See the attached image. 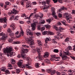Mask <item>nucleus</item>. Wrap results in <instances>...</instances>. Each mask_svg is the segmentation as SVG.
<instances>
[{"label": "nucleus", "mask_w": 75, "mask_h": 75, "mask_svg": "<svg viewBox=\"0 0 75 75\" xmlns=\"http://www.w3.org/2000/svg\"><path fill=\"white\" fill-rule=\"evenodd\" d=\"M7 21V19L6 18H0V23H2L4 21V23H7L6 21Z\"/></svg>", "instance_id": "ddd939ff"}, {"label": "nucleus", "mask_w": 75, "mask_h": 75, "mask_svg": "<svg viewBox=\"0 0 75 75\" xmlns=\"http://www.w3.org/2000/svg\"><path fill=\"white\" fill-rule=\"evenodd\" d=\"M45 29V27H41V28L40 30L42 31H43V30H44Z\"/></svg>", "instance_id": "603ef678"}, {"label": "nucleus", "mask_w": 75, "mask_h": 75, "mask_svg": "<svg viewBox=\"0 0 75 75\" xmlns=\"http://www.w3.org/2000/svg\"><path fill=\"white\" fill-rule=\"evenodd\" d=\"M25 65L22 64V65H21L19 67L21 68H25Z\"/></svg>", "instance_id": "49530a36"}, {"label": "nucleus", "mask_w": 75, "mask_h": 75, "mask_svg": "<svg viewBox=\"0 0 75 75\" xmlns=\"http://www.w3.org/2000/svg\"><path fill=\"white\" fill-rule=\"evenodd\" d=\"M40 16L38 15V14H35L33 18H38V17L40 18H42L43 17V15L42 14H40Z\"/></svg>", "instance_id": "9b49d317"}, {"label": "nucleus", "mask_w": 75, "mask_h": 75, "mask_svg": "<svg viewBox=\"0 0 75 75\" xmlns=\"http://www.w3.org/2000/svg\"><path fill=\"white\" fill-rule=\"evenodd\" d=\"M9 35L10 37H12L13 36H14V33H11L9 34Z\"/></svg>", "instance_id": "c03bdc74"}, {"label": "nucleus", "mask_w": 75, "mask_h": 75, "mask_svg": "<svg viewBox=\"0 0 75 75\" xmlns=\"http://www.w3.org/2000/svg\"><path fill=\"white\" fill-rule=\"evenodd\" d=\"M26 32L28 33L27 34V35H28V33L29 35H33V33H31V31L29 29H27L26 30Z\"/></svg>", "instance_id": "dca6fc26"}, {"label": "nucleus", "mask_w": 75, "mask_h": 75, "mask_svg": "<svg viewBox=\"0 0 75 75\" xmlns=\"http://www.w3.org/2000/svg\"><path fill=\"white\" fill-rule=\"evenodd\" d=\"M22 17L24 18L25 19H27V16H26V15L25 14H23L22 15Z\"/></svg>", "instance_id": "864d4df0"}, {"label": "nucleus", "mask_w": 75, "mask_h": 75, "mask_svg": "<svg viewBox=\"0 0 75 75\" xmlns=\"http://www.w3.org/2000/svg\"><path fill=\"white\" fill-rule=\"evenodd\" d=\"M72 71L69 70L68 71V74L69 75H72Z\"/></svg>", "instance_id": "4be33fe9"}, {"label": "nucleus", "mask_w": 75, "mask_h": 75, "mask_svg": "<svg viewBox=\"0 0 75 75\" xmlns=\"http://www.w3.org/2000/svg\"><path fill=\"white\" fill-rule=\"evenodd\" d=\"M16 74H19L20 72V69H16Z\"/></svg>", "instance_id": "72a5a7b5"}, {"label": "nucleus", "mask_w": 75, "mask_h": 75, "mask_svg": "<svg viewBox=\"0 0 75 75\" xmlns=\"http://www.w3.org/2000/svg\"><path fill=\"white\" fill-rule=\"evenodd\" d=\"M5 72H6V74H10V71H9L8 70H6L5 71Z\"/></svg>", "instance_id": "bf43d9fd"}, {"label": "nucleus", "mask_w": 75, "mask_h": 75, "mask_svg": "<svg viewBox=\"0 0 75 75\" xmlns=\"http://www.w3.org/2000/svg\"><path fill=\"white\" fill-rule=\"evenodd\" d=\"M66 52H64V54L66 55H71V54L69 53V52H68V50L66 51Z\"/></svg>", "instance_id": "bb28decb"}, {"label": "nucleus", "mask_w": 75, "mask_h": 75, "mask_svg": "<svg viewBox=\"0 0 75 75\" xmlns=\"http://www.w3.org/2000/svg\"><path fill=\"white\" fill-rule=\"evenodd\" d=\"M46 61V63H47V64H50V60L48 59H45L44 60V61Z\"/></svg>", "instance_id": "c85d7f7f"}, {"label": "nucleus", "mask_w": 75, "mask_h": 75, "mask_svg": "<svg viewBox=\"0 0 75 75\" xmlns=\"http://www.w3.org/2000/svg\"><path fill=\"white\" fill-rule=\"evenodd\" d=\"M52 16L55 19L57 18V14H56V12H52Z\"/></svg>", "instance_id": "a211bd4d"}, {"label": "nucleus", "mask_w": 75, "mask_h": 75, "mask_svg": "<svg viewBox=\"0 0 75 75\" xmlns=\"http://www.w3.org/2000/svg\"><path fill=\"white\" fill-rule=\"evenodd\" d=\"M18 13V11L17 10H16L14 9H13V11H10L8 13V14L9 16H11V14H17Z\"/></svg>", "instance_id": "39448f33"}, {"label": "nucleus", "mask_w": 75, "mask_h": 75, "mask_svg": "<svg viewBox=\"0 0 75 75\" xmlns=\"http://www.w3.org/2000/svg\"><path fill=\"white\" fill-rule=\"evenodd\" d=\"M22 46V47H24V48H29V46L26 45H23Z\"/></svg>", "instance_id": "c9c22d12"}, {"label": "nucleus", "mask_w": 75, "mask_h": 75, "mask_svg": "<svg viewBox=\"0 0 75 75\" xmlns=\"http://www.w3.org/2000/svg\"><path fill=\"white\" fill-rule=\"evenodd\" d=\"M67 50H72V47L71 46L69 45L67 47Z\"/></svg>", "instance_id": "cd10ccee"}, {"label": "nucleus", "mask_w": 75, "mask_h": 75, "mask_svg": "<svg viewBox=\"0 0 75 75\" xmlns=\"http://www.w3.org/2000/svg\"><path fill=\"white\" fill-rule=\"evenodd\" d=\"M22 63H23V60H21L19 61L18 65L19 67L22 65Z\"/></svg>", "instance_id": "6ab92c4d"}, {"label": "nucleus", "mask_w": 75, "mask_h": 75, "mask_svg": "<svg viewBox=\"0 0 75 75\" xmlns=\"http://www.w3.org/2000/svg\"><path fill=\"white\" fill-rule=\"evenodd\" d=\"M35 65L36 67L37 68H38L39 67V64H38V63L35 64Z\"/></svg>", "instance_id": "ea45409f"}, {"label": "nucleus", "mask_w": 75, "mask_h": 75, "mask_svg": "<svg viewBox=\"0 0 75 75\" xmlns=\"http://www.w3.org/2000/svg\"><path fill=\"white\" fill-rule=\"evenodd\" d=\"M56 72V71L55 70H52L51 71V75H53L54 74H55V73Z\"/></svg>", "instance_id": "c756f323"}, {"label": "nucleus", "mask_w": 75, "mask_h": 75, "mask_svg": "<svg viewBox=\"0 0 75 75\" xmlns=\"http://www.w3.org/2000/svg\"><path fill=\"white\" fill-rule=\"evenodd\" d=\"M29 37L30 38L28 39V41L29 42V44H30V47H32V45H33V44H34V42L33 41V37L32 36H29Z\"/></svg>", "instance_id": "0eeeda50"}, {"label": "nucleus", "mask_w": 75, "mask_h": 75, "mask_svg": "<svg viewBox=\"0 0 75 75\" xmlns=\"http://www.w3.org/2000/svg\"><path fill=\"white\" fill-rule=\"evenodd\" d=\"M18 16H15L14 20L17 21V20H18Z\"/></svg>", "instance_id": "58836bf2"}, {"label": "nucleus", "mask_w": 75, "mask_h": 75, "mask_svg": "<svg viewBox=\"0 0 75 75\" xmlns=\"http://www.w3.org/2000/svg\"><path fill=\"white\" fill-rule=\"evenodd\" d=\"M37 41L38 44L39 46H42V43L41 42L40 40H38Z\"/></svg>", "instance_id": "5701e85b"}, {"label": "nucleus", "mask_w": 75, "mask_h": 75, "mask_svg": "<svg viewBox=\"0 0 75 75\" xmlns=\"http://www.w3.org/2000/svg\"><path fill=\"white\" fill-rule=\"evenodd\" d=\"M61 74L62 75H67V73L64 72H62L61 73Z\"/></svg>", "instance_id": "4d7b16f0"}, {"label": "nucleus", "mask_w": 75, "mask_h": 75, "mask_svg": "<svg viewBox=\"0 0 75 75\" xmlns=\"http://www.w3.org/2000/svg\"><path fill=\"white\" fill-rule=\"evenodd\" d=\"M47 6H46V5L44 4H42V6L41 7V9H42V10H44V9H45V7H47Z\"/></svg>", "instance_id": "a878e982"}, {"label": "nucleus", "mask_w": 75, "mask_h": 75, "mask_svg": "<svg viewBox=\"0 0 75 75\" xmlns=\"http://www.w3.org/2000/svg\"><path fill=\"white\" fill-rule=\"evenodd\" d=\"M51 69H47L46 70V72L47 73L51 74Z\"/></svg>", "instance_id": "2f4dec72"}, {"label": "nucleus", "mask_w": 75, "mask_h": 75, "mask_svg": "<svg viewBox=\"0 0 75 75\" xmlns=\"http://www.w3.org/2000/svg\"><path fill=\"white\" fill-rule=\"evenodd\" d=\"M14 43L16 44H20L21 42L19 41L14 42Z\"/></svg>", "instance_id": "3c124183"}, {"label": "nucleus", "mask_w": 75, "mask_h": 75, "mask_svg": "<svg viewBox=\"0 0 75 75\" xmlns=\"http://www.w3.org/2000/svg\"><path fill=\"white\" fill-rule=\"evenodd\" d=\"M67 56H63L62 57V60H65L67 58Z\"/></svg>", "instance_id": "7c9ffc66"}, {"label": "nucleus", "mask_w": 75, "mask_h": 75, "mask_svg": "<svg viewBox=\"0 0 75 75\" xmlns=\"http://www.w3.org/2000/svg\"><path fill=\"white\" fill-rule=\"evenodd\" d=\"M67 8L64 6H62L59 9V12H61L62 10H67Z\"/></svg>", "instance_id": "4468645a"}, {"label": "nucleus", "mask_w": 75, "mask_h": 75, "mask_svg": "<svg viewBox=\"0 0 75 75\" xmlns=\"http://www.w3.org/2000/svg\"><path fill=\"white\" fill-rule=\"evenodd\" d=\"M51 10L52 12H55V8L54 7H52L51 8Z\"/></svg>", "instance_id": "473e14b6"}, {"label": "nucleus", "mask_w": 75, "mask_h": 75, "mask_svg": "<svg viewBox=\"0 0 75 75\" xmlns=\"http://www.w3.org/2000/svg\"><path fill=\"white\" fill-rule=\"evenodd\" d=\"M41 27L40 26H38L37 27V29L38 30H41Z\"/></svg>", "instance_id": "338daca9"}, {"label": "nucleus", "mask_w": 75, "mask_h": 75, "mask_svg": "<svg viewBox=\"0 0 75 75\" xmlns=\"http://www.w3.org/2000/svg\"><path fill=\"white\" fill-rule=\"evenodd\" d=\"M58 1L60 3H63L62 0H58Z\"/></svg>", "instance_id": "052dcab7"}, {"label": "nucleus", "mask_w": 75, "mask_h": 75, "mask_svg": "<svg viewBox=\"0 0 75 75\" xmlns=\"http://www.w3.org/2000/svg\"><path fill=\"white\" fill-rule=\"evenodd\" d=\"M13 50L12 47L8 46L6 47V48H4L3 49V52L6 55L7 57H8L9 56L11 57L14 56L16 55V53L14 52H11V51Z\"/></svg>", "instance_id": "f257e3e1"}, {"label": "nucleus", "mask_w": 75, "mask_h": 75, "mask_svg": "<svg viewBox=\"0 0 75 75\" xmlns=\"http://www.w3.org/2000/svg\"><path fill=\"white\" fill-rule=\"evenodd\" d=\"M51 2V1L50 0H47L46 3L47 4H50V3Z\"/></svg>", "instance_id": "8fccbe9b"}, {"label": "nucleus", "mask_w": 75, "mask_h": 75, "mask_svg": "<svg viewBox=\"0 0 75 75\" xmlns=\"http://www.w3.org/2000/svg\"><path fill=\"white\" fill-rule=\"evenodd\" d=\"M0 58H3V54L1 53H0Z\"/></svg>", "instance_id": "e2e57ef3"}, {"label": "nucleus", "mask_w": 75, "mask_h": 75, "mask_svg": "<svg viewBox=\"0 0 75 75\" xmlns=\"http://www.w3.org/2000/svg\"><path fill=\"white\" fill-rule=\"evenodd\" d=\"M47 6L44 9H43V11H44L45 12H46V11H48V9H47ZM49 6H48V7Z\"/></svg>", "instance_id": "79ce46f5"}, {"label": "nucleus", "mask_w": 75, "mask_h": 75, "mask_svg": "<svg viewBox=\"0 0 75 75\" xmlns=\"http://www.w3.org/2000/svg\"><path fill=\"white\" fill-rule=\"evenodd\" d=\"M57 36H61L62 35V34L60 33V32H58L57 33Z\"/></svg>", "instance_id": "a19ab883"}, {"label": "nucleus", "mask_w": 75, "mask_h": 75, "mask_svg": "<svg viewBox=\"0 0 75 75\" xmlns=\"http://www.w3.org/2000/svg\"><path fill=\"white\" fill-rule=\"evenodd\" d=\"M53 28L57 30V31H58V32H60V33L61 32V30H64V28L61 27H60L59 28H58V27L57 26L54 25L53 26Z\"/></svg>", "instance_id": "6e6552de"}, {"label": "nucleus", "mask_w": 75, "mask_h": 75, "mask_svg": "<svg viewBox=\"0 0 75 75\" xmlns=\"http://www.w3.org/2000/svg\"><path fill=\"white\" fill-rule=\"evenodd\" d=\"M49 55H50V53H49V52H46L45 53V54L44 55V57L45 58H48Z\"/></svg>", "instance_id": "f3484780"}, {"label": "nucleus", "mask_w": 75, "mask_h": 75, "mask_svg": "<svg viewBox=\"0 0 75 75\" xmlns=\"http://www.w3.org/2000/svg\"><path fill=\"white\" fill-rule=\"evenodd\" d=\"M68 13H64V16H66V19L67 21V22L69 23H71V19L72 18H71V16L70 15H68Z\"/></svg>", "instance_id": "7ed1b4c3"}, {"label": "nucleus", "mask_w": 75, "mask_h": 75, "mask_svg": "<svg viewBox=\"0 0 75 75\" xmlns=\"http://www.w3.org/2000/svg\"><path fill=\"white\" fill-rule=\"evenodd\" d=\"M54 52H58V49H54Z\"/></svg>", "instance_id": "13d9d810"}, {"label": "nucleus", "mask_w": 75, "mask_h": 75, "mask_svg": "<svg viewBox=\"0 0 75 75\" xmlns=\"http://www.w3.org/2000/svg\"><path fill=\"white\" fill-rule=\"evenodd\" d=\"M37 51L38 52V55L37 57V59H38L39 61H42L44 60L43 57H42V55H41V53H40V49L38 48H37Z\"/></svg>", "instance_id": "f03ea898"}, {"label": "nucleus", "mask_w": 75, "mask_h": 75, "mask_svg": "<svg viewBox=\"0 0 75 75\" xmlns=\"http://www.w3.org/2000/svg\"><path fill=\"white\" fill-rule=\"evenodd\" d=\"M24 1H26V8H27L28 10H31V7L30 6L31 2L29 1H28V0H24Z\"/></svg>", "instance_id": "20e7f679"}, {"label": "nucleus", "mask_w": 75, "mask_h": 75, "mask_svg": "<svg viewBox=\"0 0 75 75\" xmlns=\"http://www.w3.org/2000/svg\"><path fill=\"white\" fill-rule=\"evenodd\" d=\"M6 37H7V36H6V35H5L2 36V40H3V42H5V41H6Z\"/></svg>", "instance_id": "aec40b11"}, {"label": "nucleus", "mask_w": 75, "mask_h": 75, "mask_svg": "<svg viewBox=\"0 0 75 75\" xmlns=\"http://www.w3.org/2000/svg\"><path fill=\"white\" fill-rule=\"evenodd\" d=\"M45 27L46 28H49L50 27V25H45Z\"/></svg>", "instance_id": "37998d69"}, {"label": "nucleus", "mask_w": 75, "mask_h": 75, "mask_svg": "<svg viewBox=\"0 0 75 75\" xmlns=\"http://www.w3.org/2000/svg\"><path fill=\"white\" fill-rule=\"evenodd\" d=\"M51 59H50V60L52 61H53L55 60V59H57V58H59L57 57L56 56V55L55 54H54L53 55H52L51 56Z\"/></svg>", "instance_id": "f8f14e48"}, {"label": "nucleus", "mask_w": 75, "mask_h": 75, "mask_svg": "<svg viewBox=\"0 0 75 75\" xmlns=\"http://www.w3.org/2000/svg\"><path fill=\"white\" fill-rule=\"evenodd\" d=\"M36 35H37L38 36L40 35H41V33L37 32L36 33Z\"/></svg>", "instance_id": "0e129e2a"}, {"label": "nucleus", "mask_w": 75, "mask_h": 75, "mask_svg": "<svg viewBox=\"0 0 75 75\" xmlns=\"http://www.w3.org/2000/svg\"><path fill=\"white\" fill-rule=\"evenodd\" d=\"M36 49H33L32 51V53H35V52H36Z\"/></svg>", "instance_id": "a18cd8bd"}, {"label": "nucleus", "mask_w": 75, "mask_h": 75, "mask_svg": "<svg viewBox=\"0 0 75 75\" xmlns=\"http://www.w3.org/2000/svg\"><path fill=\"white\" fill-rule=\"evenodd\" d=\"M51 40V39L50 38H47L45 40V43H48V41H50Z\"/></svg>", "instance_id": "412c9836"}, {"label": "nucleus", "mask_w": 75, "mask_h": 75, "mask_svg": "<svg viewBox=\"0 0 75 75\" xmlns=\"http://www.w3.org/2000/svg\"><path fill=\"white\" fill-rule=\"evenodd\" d=\"M14 16L13 15V16L12 17L10 18V20L11 21L12 20H13V19H14Z\"/></svg>", "instance_id": "5fc2aeb1"}, {"label": "nucleus", "mask_w": 75, "mask_h": 75, "mask_svg": "<svg viewBox=\"0 0 75 75\" xmlns=\"http://www.w3.org/2000/svg\"><path fill=\"white\" fill-rule=\"evenodd\" d=\"M57 74V75H61V73L58 71H57L56 72Z\"/></svg>", "instance_id": "774afa93"}, {"label": "nucleus", "mask_w": 75, "mask_h": 75, "mask_svg": "<svg viewBox=\"0 0 75 75\" xmlns=\"http://www.w3.org/2000/svg\"><path fill=\"white\" fill-rule=\"evenodd\" d=\"M8 41L9 42H13V39H8Z\"/></svg>", "instance_id": "6e6d98bb"}, {"label": "nucleus", "mask_w": 75, "mask_h": 75, "mask_svg": "<svg viewBox=\"0 0 75 75\" xmlns=\"http://www.w3.org/2000/svg\"><path fill=\"white\" fill-rule=\"evenodd\" d=\"M25 52L24 51V49L22 50L21 51V56L22 58L24 59H25L26 58V55L25 54Z\"/></svg>", "instance_id": "9d476101"}, {"label": "nucleus", "mask_w": 75, "mask_h": 75, "mask_svg": "<svg viewBox=\"0 0 75 75\" xmlns=\"http://www.w3.org/2000/svg\"><path fill=\"white\" fill-rule=\"evenodd\" d=\"M70 39H69V38L67 37L65 39L64 41L65 42H67V41H69Z\"/></svg>", "instance_id": "4c0bfd02"}, {"label": "nucleus", "mask_w": 75, "mask_h": 75, "mask_svg": "<svg viewBox=\"0 0 75 75\" xmlns=\"http://www.w3.org/2000/svg\"><path fill=\"white\" fill-rule=\"evenodd\" d=\"M40 22L39 23V24L40 25L41 24H44L45 23V21L43 20H40Z\"/></svg>", "instance_id": "b1692460"}, {"label": "nucleus", "mask_w": 75, "mask_h": 75, "mask_svg": "<svg viewBox=\"0 0 75 75\" xmlns=\"http://www.w3.org/2000/svg\"><path fill=\"white\" fill-rule=\"evenodd\" d=\"M63 1L65 3H69L70 0H63Z\"/></svg>", "instance_id": "de8ad7c7"}, {"label": "nucleus", "mask_w": 75, "mask_h": 75, "mask_svg": "<svg viewBox=\"0 0 75 75\" xmlns=\"http://www.w3.org/2000/svg\"><path fill=\"white\" fill-rule=\"evenodd\" d=\"M7 31L8 33H11V30H10V28H8Z\"/></svg>", "instance_id": "680f3d73"}, {"label": "nucleus", "mask_w": 75, "mask_h": 75, "mask_svg": "<svg viewBox=\"0 0 75 75\" xmlns=\"http://www.w3.org/2000/svg\"><path fill=\"white\" fill-rule=\"evenodd\" d=\"M49 34V35H54V34L53 32H52L45 31L43 32H42V35H46V34Z\"/></svg>", "instance_id": "1a4fd4ad"}, {"label": "nucleus", "mask_w": 75, "mask_h": 75, "mask_svg": "<svg viewBox=\"0 0 75 75\" xmlns=\"http://www.w3.org/2000/svg\"><path fill=\"white\" fill-rule=\"evenodd\" d=\"M38 21H36L34 22V23L31 24V27H32V31H34L35 30V27L36 25L38 24Z\"/></svg>", "instance_id": "423d86ee"}, {"label": "nucleus", "mask_w": 75, "mask_h": 75, "mask_svg": "<svg viewBox=\"0 0 75 75\" xmlns=\"http://www.w3.org/2000/svg\"><path fill=\"white\" fill-rule=\"evenodd\" d=\"M20 29L21 30V32L20 33L21 35H23L24 32H23V29H22V28H20Z\"/></svg>", "instance_id": "393cba45"}, {"label": "nucleus", "mask_w": 75, "mask_h": 75, "mask_svg": "<svg viewBox=\"0 0 75 75\" xmlns=\"http://www.w3.org/2000/svg\"><path fill=\"white\" fill-rule=\"evenodd\" d=\"M6 69V67H4L1 68V71H5Z\"/></svg>", "instance_id": "f704fd0d"}, {"label": "nucleus", "mask_w": 75, "mask_h": 75, "mask_svg": "<svg viewBox=\"0 0 75 75\" xmlns=\"http://www.w3.org/2000/svg\"><path fill=\"white\" fill-rule=\"evenodd\" d=\"M16 25L14 23H12L10 26V27L12 28L13 30H15L16 29Z\"/></svg>", "instance_id": "2eb2a0df"}, {"label": "nucleus", "mask_w": 75, "mask_h": 75, "mask_svg": "<svg viewBox=\"0 0 75 75\" xmlns=\"http://www.w3.org/2000/svg\"><path fill=\"white\" fill-rule=\"evenodd\" d=\"M26 60H27V61H30V60H31V58H30L29 57H28L26 58Z\"/></svg>", "instance_id": "69168bd1"}, {"label": "nucleus", "mask_w": 75, "mask_h": 75, "mask_svg": "<svg viewBox=\"0 0 75 75\" xmlns=\"http://www.w3.org/2000/svg\"><path fill=\"white\" fill-rule=\"evenodd\" d=\"M6 35V34L3 33V32H2L0 33V36H3L4 35Z\"/></svg>", "instance_id": "09e8293b"}, {"label": "nucleus", "mask_w": 75, "mask_h": 75, "mask_svg": "<svg viewBox=\"0 0 75 75\" xmlns=\"http://www.w3.org/2000/svg\"><path fill=\"white\" fill-rule=\"evenodd\" d=\"M12 62H11V64H14L16 62V61H15V60L12 59H11Z\"/></svg>", "instance_id": "e433bc0d"}]
</instances>
